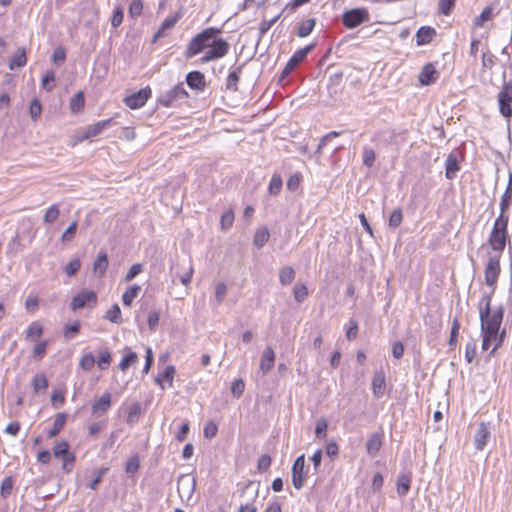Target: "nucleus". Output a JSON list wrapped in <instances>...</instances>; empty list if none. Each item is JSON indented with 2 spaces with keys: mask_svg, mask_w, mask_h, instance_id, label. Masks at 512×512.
<instances>
[{
  "mask_svg": "<svg viewBox=\"0 0 512 512\" xmlns=\"http://www.w3.org/2000/svg\"><path fill=\"white\" fill-rule=\"evenodd\" d=\"M112 119H106L100 122L95 123L94 125L90 126L86 131V138H91L99 135L105 128L111 126Z\"/></svg>",
  "mask_w": 512,
  "mask_h": 512,
  "instance_id": "27",
  "label": "nucleus"
},
{
  "mask_svg": "<svg viewBox=\"0 0 512 512\" xmlns=\"http://www.w3.org/2000/svg\"><path fill=\"white\" fill-rule=\"evenodd\" d=\"M295 278V271L290 266H285L279 271V281L282 285H288L293 282Z\"/></svg>",
  "mask_w": 512,
  "mask_h": 512,
  "instance_id": "31",
  "label": "nucleus"
},
{
  "mask_svg": "<svg viewBox=\"0 0 512 512\" xmlns=\"http://www.w3.org/2000/svg\"><path fill=\"white\" fill-rule=\"evenodd\" d=\"M281 13L275 15L270 20H262L259 24V34L260 37H262L264 34H266L269 29L277 22V20L280 18Z\"/></svg>",
  "mask_w": 512,
  "mask_h": 512,
  "instance_id": "49",
  "label": "nucleus"
},
{
  "mask_svg": "<svg viewBox=\"0 0 512 512\" xmlns=\"http://www.w3.org/2000/svg\"><path fill=\"white\" fill-rule=\"evenodd\" d=\"M363 164L367 167L373 166L376 158L374 150L370 147H364L363 149Z\"/></svg>",
  "mask_w": 512,
  "mask_h": 512,
  "instance_id": "54",
  "label": "nucleus"
},
{
  "mask_svg": "<svg viewBox=\"0 0 512 512\" xmlns=\"http://www.w3.org/2000/svg\"><path fill=\"white\" fill-rule=\"evenodd\" d=\"M111 363V354L108 350L100 352L97 365L101 370H106Z\"/></svg>",
  "mask_w": 512,
  "mask_h": 512,
  "instance_id": "51",
  "label": "nucleus"
},
{
  "mask_svg": "<svg viewBox=\"0 0 512 512\" xmlns=\"http://www.w3.org/2000/svg\"><path fill=\"white\" fill-rule=\"evenodd\" d=\"M175 367L173 365H169L165 368L162 373H159L156 377L155 381L160 387L163 389V382H167L169 387L173 386L174 376H175Z\"/></svg>",
  "mask_w": 512,
  "mask_h": 512,
  "instance_id": "19",
  "label": "nucleus"
},
{
  "mask_svg": "<svg viewBox=\"0 0 512 512\" xmlns=\"http://www.w3.org/2000/svg\"><path fill=\"white\" fill-rule=\"evenodd\" d=\"M186 82L192 89L204 90L205 88V77L199 71L189 72L186 76Z\"/></svg>",
  "mask_w": 512,
  "mask_h": 512,
  "instance_id": "17",
  "label": "nucleus"
},
{
  "mask_svg": "<svg viewBox=\"0 0 512 512\" xmlns=\"http://www.w3.org/2000/svg\"><path fill=\"white\" fill-rule=\"evenodd\" d=\"M509 216L500 213L495 220L492 231L488 238V243L493 251L502 253L505 249L506 243L510 240L507 231Z\"/></svg>",
  "mask_w": 512,
  "mask_h": 512,
  "instance_id": "3",
  "label": "nucleus"
},
{
  "mask_svg": "<svg viewBox=\"0 0 512 512\" xmlns=\"http://www.w3.org/2000/svg\"><path fill=\"white\" fill-rule=\"evenodd\" d=\"M80 330V322L78 320L74 321L71 324H66L64 326V337L66 340H71L75 337L76 334H78Z\"/></svg>",
  "mask_w": 512,
  "mask_h": 512,
  "instance_id": "43",
  "label": "nucleus"
},
{
  "mask_svg": "<svg viewBox=\"0 0 512 512\" xmlns=\"http://www.w3.org/2000/svg\"><path fill=\"white\" fill-rule=\"evenodd\" d=\"M460 330V322L458 318H454L452 322L451 332H450V338H449V345L455 346L457 343V337Z\"/></svg>",
  "mask_w": 512,
  "mask_h": 512,
  "instance_id": "58",
  "label": "nucleus"
},
{
  "mask_svg": "<svg viewBox=\"0 0 512 512\" xmlns=\"http://www.w3.org/2000/svg\"><path fill=\"white\" fill-rule=\"evenodd\" d=\"M275 364V353L271 347L265 348L261 356L259 368L263 374H267Z\"/></svg>",
  "mask_w": 512,
  "mask_h": 512,
  "instance_id": "15",
  "label": "nucleus"
},
{
  "mask_svg": "<svg viewBox=\"0 0 512 512\" xmlns=\"http://www.w3.org/2000/svg\"><path fill=\"white\" fill-rule=\"evenodd\" d=\"M240 73H241V67H238L236 70H233L228 74V77L226 80L227 89L232 90V91H237V89H238L237 84L239 82Z\"/></svg>",
  "mask_w": 512,
  "mask_h": 512,
  "instance_id": "35",
  "label": "nucleus"
},
{
  "mask_svg": "<svg viewBox=\"0 0 512 512\" xmlns=\"http://www.w3.org/2000/svg\"><path fill=\"white\" fill-rule=\"evenodd\" d=\"M327 428H328V423H327L326 419L325 418L318 419L316 422V426H315L316 437L319 439L325 438L326 433H327Z\"/></svg>",
  "mask_w": 512,
  "mask_h": 512,
  "instance_id": "50",
  "label": "nucleus"
},
{
  "mask_svg": "<svg viewBox=\"0 0 512 512\" xmlns=\"http://www.w3.org/2000/svg\"><path fill=\"white\" fill-rule=\"evenodd\" d=\"M141 287L138 285L130 286L123 294L122 301L123 304L126 306H130L133 302V300L138 296V293L140 292Z\"/></svg>",
  "mask_w": 512,
  "mask_h": 512,
  "instance_id": "34",
  "label": "nucleus"
},
{
  "mask_svg": "<svg viewBox=\"0 0 512 512\" xmlns=\"http://www.w3.org/2000/svg\"><path fill=\"white\" fill-rule=\"evenodd\" d=\"M340 135H341V132H338V131H331V132L327 133L326 135H324L321 138L320 143L318 144L315 154L318 155V157H320L322 148L324 146H326L328 144V142H330L333 138H336Z\"/></svg>",
  "mask_w": 512,
  "mask_h": 512,
  "instance_id": "46",
  "label": "nucleus"
},
{
  "mask_svg": "<svg viewBox=\"0 0 512 512\" xmlns=\"http://www.w3.org/2000/svg\"><path fill=\"white\" fill-rule=\"evenodd\" d=\"M47 346H48L47 340H43V341L39 342L38 344H36L33 348L34 358H36L38 360L42 359L44 357V355L46 354Z\"/></svg>",
  "mask_w": 512,
  "mask_h": 512,
  "instance_id": "59",
  "label": "nucleus"
},
{
  "mask_svg": "<svg viewBox=\"0 0 512 512\" xmlns=\"http://www.w3.org/2000/svg\"><path fill=\"white\" fill-rule=\"evenodd\" d=\"M111 404V394L109 392L103 393L101 397L93 403L92 414L96 416L105 414L110 409Z\"/></svg>",
  "mask_w": 512,
  "mask_h": 512,
  "instance_id": "13",
  "label": "nucleus"
},
{
  "mask_svg": "<svg viewBox=\"0 0 512 512\" xmlns=\"http://www.w3.org/2000/svg\"><path fill=\"white\" fill-rule=\"evenodd\" d=\"M491 294L482 296L479 303V316L481 322L482 350H487L492 341H497L495 347L490 354L501 345L504 338V332L498 337V332L503 321L504 310L500 306L496 310L491 311Z\"/></svg>",
  "mask_w": 512,
  "mask_h": 512,
  "instance_id": "2",
  "label": "nucleus"
},
{
  "mask_svg": "<svg viewBox=\"0 0 512 512\" xmlns=\"http://www.w3.org/2000/svg\"><path fill=\"white\" fill-rule=\"evenodd\" d=\"M490 438V431L484 422L479 424V427L474 436V443L477 450L481 451L486 446L488 440Z\"/></svg>",
  "mask_w": 512,
  "mask_h": 512,
  "instance_id": "14",
  "label": "nucleus"
},
{
  "mask_svg": "<svg viewBox=\"0 0 512 512\" xmlns=\"http://www.w3.org/2000/svg\"><path fill=\"white\" fill-rule=\"evenodd\" d=\"M492 16H493V9L489 6L484 8V10L481 12V14L474 19V21H473L474 27L484 26V24L487 21H489L492 18Z\"/></svg>",
  "mask_w": 512,
  "mask_h": 512,
  "instance_id": "37",
  "label": "nucleus"
},
{
  "mask_svg": "<svg viewBox=\"0 0 512 512\" xmlns=\"http://www.w3.org/2000/svg\"><path fill=\"white\" fill-rule=\"evenodd\" d=\"M370 19L368 10L366 8H355L345 11L342 15L343 25L348 29H353L368 22Z\"/></svg>",
  "mask_w": 512,
  "mask_h": 512,
  "instance_id": "5",
  "label": "nucleus"
},
{
  "mask_svg": "<svg viewBox=\"0 0 512 512\" xmlns=\"http://www.w3.org/2000/svg\"><path fill=\"white\" fill-rule=\"evenodd\" d=\"M104 318L112 323L121 324L123 319L119 305L113 304L111 308L106 312Z\"/></svg>",
  "mask_w": 512,
  "mask_h": 512,
  "instance_id": "29",
  "label": "nucleus"
},
{
  "mask_svg": "<svg viewBox=\"0 0 512 512\" xmlns=\"http://www.w3.org/2000/svg\"><path fill=\"white\" fill-rule=\"evenodd\" d=\"M294 298L297 302H302L308 295V289L306 285H296L293 289Z\"/></svg>",
  "mask_w": 512,
  "mask_h": 512,
  "instance_id": "60",
  "label": "nucleus"
},
{
  "mask_svg": "<svg viewBox=\"0 0 512 512\" xmlns=\"http://www.w3.org/2000/svg\"><path fill=\"white\" fill-rule=\"evenodd\" d=\"M445 176L447 179L452 180L454 179L456 172L459 171L460 166L457 161V157L454 154H449L446 163H445Z\"/></svg>",
  "mask_w": 512,
  "mask_h": 512,
  "instance_id": "23",
  "label": "nucleus"
},
{
  "mask_svg": "<svg viewBox=\"0 0 512 512\" xmlns=\"http://www.w3.org/2000/svg\"><path fill=\"white\" fill-rule=\"evenodd\" d=\"M436 35L435 29L431 27H421L416 33L417 45L429 44Z\"/></svg>",
  "mask_w": 512,
  "mask_h": 512,
  "instance_id": "20",
  "label": "nucleus"
},
{
  "mask_svg": "<svg viewBox=\"0 0 512 512\" xmlns=\"http://www.w3.org/2000/svg\"><path fill=\"white\" fill-rule=\"evenodd\" d=\"M151 96V89L149 87L140 89L139 91L127 96L124 99L125 104L131 109H137L145 105Z\"/></svg>",
  "mask_w": 512,
  "mask_h": 512,
  "instance_id": "10",
  "label": "nucleus"
},
{
  "mask_svg": "<svg viewBox=\"0 0 512 512\" xmlns=\"http://www.w3.org/2000/svg\"><path fill=\"white\" fill-rule=\"evenodd\" d=\"M282 184H283V182H282L281 176L278 174H274L269 183V187H268L269 193L271 195H278L281 191Z\"/></svg>",
  "mask_w": 512,
  "mask_h": 512,
  "instance_id": "42",
  "label": "nucleus"
},
{
  "mask_svg": "<svg viewBox=\"0 0 512 512\" xmlns=\"http://www.w3.org/2000/svg\"><path fill=\"white\" fill-rule=\"evenodd\" d=\"M270 234L268 229H258L254 235V245L258 248L263 247L269 240Z\"/></svg>",
  "mask_w": 512,
  "mask_h": 512,
  "instance_id": "39",
  "label": "nucleus"
},
{
  "mask_svg": "<svg viewBox=\"0 0 512 512\" xmlns=\"http://www.w3.org/2000/svg\"><path fill=\"white\" fill-rule=\"evenodd\" d=\"M218 431L217 425L213 421H208L203 429L204 436L207 439H212L216 436Z\"/></svg>",
  "mask_w": 512,
  "mask_h": 512,
  "instance_id": "64",
  "label": "nucleus"
},
{
  "mask_svg": "<svg viewBox=\"0 0 512 512\" xmlns=\"http://www.w3.org/2000/svg\"><path fill=\"white\" fill-rule=\"evenodd\" d=\"M402 219V210L400 208L394 209L389 217V226L392 228H397L401 224Z\"/></svg>",
  "mask_w": 512,
  "mask_h": 512,
  "instance_id": "55",
  "label": "nucleus"
},
{
  "mask_svg": "<svg viewBox=\"0 0 512 512\" xmlns=\"http://www.w3.org/2000/svg\"><path fill=\"white\" fill-rule=\"evenodd\" d=\"M66 423V415L64 413H58L54 420V425L51 430L48 431V437L54 438L58 435L61 429L64 427Z\"/></svg>",
  "mask_w": 512,
  "mask_h": 512,
  "instance_id": "30",
  "label": "nucleus"
},
{
  "mask_svg": "<svg viewBox=\"0 0 512 512\" xmlns=\"http://www.w3.org/2000/svg\"><path fill=\"white\" fill-rule=\"evenodd\" d=\"M181 17H182V14L180 12H177L173 16L166 18L162 22V24L159 27V29L157 30V32L154 34L153 42H156L157 39L163 37L167 30L172 29Z\"/></svg>",
  "mask_w": 512,
  "mask_h": 512,
  "instance_id": "16",
  "label": "nucleus"
},
{
  "mask_svg": "<svg viewBox=\"0 0 512 512\" xmlns=\"http://www.w3.org/2000/svg\"><path fill=\"white\" fill-rule=\"evenodd\" d=\"M109 265L108 256L105 253L100 254L93 264V271L99 277L103 276Z\"/></svg>",
  "mask_w": 512,
  "mask_h": 512,
  "instance_id": "26",
  "label": "nucleus"
},
{
  "mask_svg": "<svg viewBox=\"0 0 512 512\" xmlns=\"http://www.w3.org/2000/svg\"><path fill=\"white\" fill-rule=\"evenodd\" d=\"M68 449L69 445L66 441L58 442L53 449V453L56 458H63V468L67 471H69L67 468L68 464L73 463L75 459L74 455L68 452Z\"/></svg>",
  "mask_w": 512,
  "mask_h": 512,
  "instance_id": "12",
  "label": "nucleus"
},
{
  "mask_svg": "<svg viewBox=\"0 0 512 512\" xmlns=\"http://www.w3.org/2000/svg\"><path fill=\"white\" fill-rule=\"evenodd\" d=\"M437 79V71L432 64H426L419 75V82L422 85H430Z\"/></svg>",
  "mask_w": 512,
  "mask_h": 512,
  "instance_id": "18",
  "label": "nucleus"
},
{
  "mask_svg": "<svg viewBox=\"0 0 512 512\" xmlns=\"http://www.w3.org/2000/svg\"><path fill=\"white\" fill-rule=\"evenodd\" d=\"M498 103L500 113L510 118L512 116V82L505 83L502 90L498 94Z\"/></svg>",
  "mask_w": 512,
  "mask_h": 512,
  "instance_id": "6",
  "label": "nucleus"
},
{
  "mask_svg": "<svg viewBox=\"0 0 512 512\" xmlns=\"http://www.w3.org/2000/svg\"><path fill=\"white\" fill-rule=\"evenodd\" d=\"M411 476L408 474H400L397 479V493L405 496L410 490Z\"/></svg>",
  "mask_w": 512,
  "mask_h": 512,
  "instance_id": "28",
  "label": "nucleus"
},
{
  "mask_svg": "<svg viewBox=\"0 0 512 512\" xmlns=\"http://www.w3.org/2000/svg\"><path fill=\"white\" fill-rule=\"evenodd\" d=\"M233 222H234V212L232 209H229V210L225 211L221 216L220 224H221L222 230L226 231L229 228H231L233 225Z\"/></svg>",
  "mask_w": 512,
  "mask_h": 512,
  "instance_id": "44",
  "label": "nucleus"
},
{
  "mask_svg": "<svg viewBox=\"0 0 512 512\" xmlns=\"http://www.w3.org/2000/svg\"><path fill=\"white\" fill-rule=\"evenodd\" d=\"M42 88L46 91H51L55 87V73L54 71H47L42 77Z\"/></svg>",
  "mask_w": 512,
  "mask_h": 512,
  "instance_id": "45",
  "label": "nucleus"
},
{
  "mask_svg": "<svg viewBox=\"0 0 512 512\" xmlns=\"http://www.w3.org/2000/svg\"><path fill=\"white\" fill-rule=\"evenodd\" d=\"M385 387V376L383 372H376L372 379V390L376 398H380L383 395V389Z\"/></svg>",
  "mask_w": 512,
  "mask_h": 512,
  "instance_id": "24",
  "label": "nucleus"
},
{
  "mask_svg": "<svg viewBox=\"0 0 512 512\" xmlns=\"http://www.w3.org/2000/svg\"><path fill=\"white\" fill-rule=\"evenodd\" d=\"M30 116L32 119H37L42 113V105L38 99H33L29 107Z\"/></svg>",
  "mask_w": 512,
  "mask_h": 512,
  "instance_id": "61",
  "label": "nucleus"
},
{
  "mask_svg": "<svg viewBox=\"0 0 512 512\" xmlns=\"http://www.w3.org/2000/svg\"><path fill=\"white\" fill-rule=\"evenodd\" d=\"M382 446V437L379 433H373L366 443V450L370 456H375Z\"/></svg>",
  "mask_w": 512,
  "mask_h": 512,
  "instance_id": "21",
  "label": "nucleus"
},
{
  "mask_svg": "<svg viewBox=\"0 0 512 512\" xmlns=\"http://www.w3.org/2000/svg\"><path fill=\"white\" fill-rule=\"evenodd\" d=\"M81 268V262L78 258L72 259L66 266H65V273L67 276L71 277L75 275Z\"/></svg>",
  "mask_w": 512,
  "mask_h": 512,
  "instance_id": "56",
  "label": "nucleus"
},
{
  "mask_svg": "<svg viewBox=\"0 0 512 512\" xmlns=\"http://www.w3.org/2000/svg\"><path fill=\"white\" fill-rule=\"evenodd\" d=\"M97 303V295L94 291L84 290L78 293L71 302L72 310H78L84 306H95Z\"/></svg>",
  "mask_w": 512,
  "mask_h": 512,
  "instance_id": "9",
  "label": "nucleus"
},
{
  "mask_svg": "<svg viewBox=\"0 0 512 512\" xmlns=\"http://www.w3.org/2000/svg\"><path fill=\"white\" fill-rule=\"evenodd\" d=\"M27 63V56L25 48H19L17 52L12 56L9 62V68L14 70L25 66Z\"/></svg>",
  "mask_w": 512,
  "mask_h": 512,
  "instance_id": "25",
  "label": "nucleus"
},
{
  "mask_svg": "<svg viewBox=\"0 0 512 512\" xmlns=\"http://www.w3.org/2000/svg\"><path fill=\"white\" fill-rule=\"evenodd\" d=\"M512 202V174L509 176L508 185L500 201V213L506 214V210L509 208Z\"/></svg>",
  "mask_w": 512,
  "mask_h": 512,
  "instance_id": "22",
  "label": "nucleus"
},
{
  "mask_svg": "<svg viewBox=\"0 0 512 512\" xmlns=\"http://www.w3.org/2000/svg\"><path fill=\"white\" fill-rule=\"evenodd\" d=\"M307 473L305 472V456H298L292 467V483L295 489L300 490L304 486Z\"/></svg>",
  "mask_w": 512,
  "mask_h": 512,
  "instance_id": "8",
  "label": "nucleus"
},
{
  "mask_svg": "<svg viewBox=\"0 0 512 512\" xmlns=\"http://www.w3.org/2000/svg\"><path fill=\"white\" fill-rule=\"evenodd\" d=\"M42 333L43 326L39 322L35 321L29 325L26 333V338L35 340L39 338L42 335Z\"/></svg>",
  "mask_w": 512,
  "mask_h": 512,
  "instance_id": "40",
  "label": "nucleus"
},
{
  "mask_svg": "<svg viewBox=\"0 0 512 512\" xmlns=\"http://www.w3.org/2000/svg\"><path fill=\"white\" fill-rule=\"evenodd\" d=\"M77 226H78L77 222L73 221L68 226V228L62 233L61 241L63 243L69 242V241H71L75 237V234H76V231H77Z\"/></svg>",
  "mask_w": 512,
  "mask_h": 512,
  "instance_id": "52",
  "label": "nucleus"
},
{
  "mask_svg": "<svg viewBox=\"0 0 512 512\" xmlns=\"http://www.w3.org/2000/svg\"><path fill=\"white\" fill-rule=\"evenodd\" d=\"M500 274V261L499 257H490L484 272L485 283L488 286H494Z\"/></svg>",
  "mask_w": 512,
  "mask_h": 512,
  "instance_id": "11",
  "label": "nucleus"
},
{
  "mask_svg": "<svg viewBox=\"0 0 512 512\" xmlns=\"http://www.w3.org/2000/svg\"><path fill=\"white\" fill-rule=\"evenodd\" d=\"M457 0H439L438 10L440 14L449 15L455 7Z\"/></svg>",
  "mask_w": 512,
  "mask_h": 512,
  "instance_id": "47",
  "label": "nucleus"
},
{
  "mask_svg": "<svg viewBox=\"0 0 512 512\" xmlns=\"http://www.w3.org/2000/svg\"><path fill=\"white\" fill-rule=\"evenodd\" d=\"M60 215V209L58 204L51 205L45 212L43 217L44 224H52L54 223Z\"/></svg>",
  "mask_w": 512,
  "mask_h": 512,
  "instance_id": "33",
  "label": "nucleus"
},
{
  "mask_svg": "<svg viewBox=\"0 0 512 512\" xmlns=\"http://www.w3.org/2000/svg\"><path fill=\"white\" fill-rule=\"evenodd\" d=\"M141 414V407L139 403H135L129 410V413L127 415V423L132 425L136 423L139 419V416Z\"/></svg>",
  "mask_w": 512,
  "mask_h": 512,
  "instance_id": "53",
  "label": "nucleus"
},
{
  "mask_svg": "<svg viewBox=\"0 0 512 512\" xmlns=\"http://www.w3.org/2000/svg\"><path fill=\"white\" fill-rule=\"evenodd\" d=\"M95 362L96 361H95L94 356L91 353H86V354L82 355L80 362H79V366L83 370L89 371L94 367Z\"/></svg>",
  "mask_w": 512,
  "mask_h": 512,
  "instance_id": "48",
  "label": "nucleus"
},
{
  "mask_svg": "<svg viewBox=\"0 0 512 512\" xmlns=\"http://www.w3.org/2000/svg\"><path fill=\"white\" fill-rule=\"evenodd\" d=\"M32 386L35 393L45 390L48 387V380L43 373L36 374L32 379Z\"/></svg>",
  "mask_w": 512,
  "mask_h": 512,
  "instance_id": "36",
  "label": "nucleus"
},
{
  "mask_svg": "<svg viewBox=\"0 0 512 512\" xmlns=\"http://www.w3.org/2000/svg\"><path fill=\"white\" fill-rule=\"evenodd\" d=\"M315 26V19L309 18L307 20L302 21L297 29V35L301 38L308 36Z\"/></svg>",
  "mask_w": 512,
  "mask_h": 512,
  "instance_id": "32",
  "label": "nucleus"
},
{
  "mask_svg": "<svg viewBox=\"0 0 512 512\" xmlns=\"http://www.w3.org/2000/svg\"><path fill=\"white\" fill-rule=\"evenodd\" d=\"M186 98H188V92L184 84L180 82L170 90L162 93L158 98V103L164 107H172Z\"/></svg>",
  "mask_w": 512,
  "mask_h": 512,
  "instance_id": "4",
  "label": "nucleus"
},
{
  "mask_svg": "<svg viewBox=\"0 0 512 512\" xmlns=\"http://www.w3.org/2000/svg\"><path fill=\"white\" fill-rule=\"evenodd\" d=\"M220 33V29L208 27L195 35L187 45L186 58H192L201 52H204L201 59L204 63L224 57L229 52L230 45L225 39L218 38Z\"/></svg>",
  "mask_w": 512,
  "mask_h": 512,
  "instance_id": "1",
  "label": "nucleus"
},
{
  "mask_svg": "<svg viewBox=\"0 0 512 512\" xmlns=\"http://www.w3.org/2000/svg\"><path fill=\"white\" fill-rule=\"evenodd\" d=\"M84 94L82 91L77 92L70 101V109L73 113L79 112L84 107Z\"/></svg>",
  "mask_w": 512,
  "mask_h": 512,
  "instance_id": "38",
  "label": "nucleus"
},
{
  "mask_svg": "<svg viewBox=\"0 0 512 512\" xmlns=\"http://www.w3.org/2000/svg\"><path fill=\"white\" fill-rule=\"evenodd\" d=\"M143 10L142 0H133L129 6V15L132 18H136L141 15Z\"/></svg>",
  "mask_w": 512,
  "mask_h": 512,
  "instance_id": "57",
  "label": "nucleus"
},
{
  "mask_svg": "<svg viewBox=\"0 0 512 512\" xmlns=\"http://www.w3.org/2000/svg\"><path fill=\"white\" fill-rule=\"evenodd\" d=\"M0 490L1 495L4 498L8 497L11 494L13 490V480L11 477H6L3 479Z\"/></svg>",
  "mask_w": 512,
  "mask_h": 512,
  "instance_id": "62",
  "label": "nucleus"
},
{
  "mask_svg": "<svg viewBox=\"0 0 512 512\" xmlns=\"http://www.w3.org/2000/svg\"><path fill=\"white\" fill-rule=\"evenodd\" d=\"M137 360V354L127 349V353L124 355L121 362L119 363V368L122 371H125L130 365L135 364Z\"/></svg>",
  "mask_w": 512,
  "mask_h": 512,
  "instance_id": "41",
  "label": "nucleus"
},
{
  "mask_svg": "<svg viewBox=\"0 0 512 512\" xmlns=\"http://www.w3.org/2000/svg\"><path fill=\"white\" fill-rule=\"evenodd\" d=\"M314 48V44L308 45L304 48H301L297 50L292 57L288 60L287 64L285 65L280 79H284L287 77L308 55L309 52L312 51Z\"/></svg>",
  "mask_w": 512,
  "mask_h": 512,
  "instance_id": "7",
  "label": "nucleus"
},
{
  "mask_svg": "<svg viewBox=\"0 0 512 512\" xmlns=\"http://www.w3.org/2000/svg\"><path fill=\"white\" fill-rule=\"evenodd\" d=\"M123 16H124V12H123V8L122 7H116L113 11V15H112V18H111V25L114 27V28H117L121 25L122 21H123Z\"/></svg>",
  "mask_w": 512,
  "mask_h": 512,
  "instance_id": "63",
  "label": "nucleus"
}]
</instances>
